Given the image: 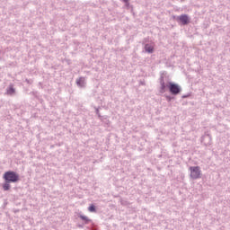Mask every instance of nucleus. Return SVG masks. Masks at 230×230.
Instances as JSON below:
<instances>
[{"label":"nucleus","mask_w":230,"mask_h":230,"mask_svg":"<svg viewBox=\"0 0 230 230\" xmlns=\"http://www.w3.org/2000/svg\"><path fill=\"white\" fill-rule=\"evenodd\" d=\"M3 179L5 182H19V174L13 171H8L4 173Z\"/></svg>","instance_id":"1"},{"label":"nucleus","mask_w":230,"mask_h":230,"mask_svg":"<svg viewBox=\"0 0 230 230\" xmlns=\"http://www.w3.org/2000/svg\"><path fill=\"white\" fill-rule=\"evenodd\" d=\"M190 172V179H192L193 181H197V179H200V175H202V171H200V167L199 166H190L189 168Z\"/></svg>","instance_id":"2"},{"label":"nucleus","mask_w":230,"mask_h":230,"mask_svg":"<svg viewBox=\"0 0 230 230\" xmlns=\"http://www.w3.org/2000/svg\"><path fill=\"white\" fill-rule=\"evenodd\" d=\"M170 84H172V82H168L166 77H164V75H162L160 77V93H161V94H164V93H166V89L170 88Z\"/></svg>","instance_id":"3"},{"label":"nucleus","mask_w":230,"mask_h":230,"mask_svg":"<svg viewBox=\"0 0 230 230\" xmlns=\"http://www.w3.org/2000/svg\"><path fill=\"white\" fill-rule=\"evenodd\" d=\"M181 91H182V88L181 85L174 84V83H169V92L173 96H177V94L181 93Z\"/></svg>","instance_id":"4"},{"label":"nucleus","mask_w":230,"mask_h":230,"mask_svg":"<svg viewBox=\"0 0 230 230\" xmlns=\"http://www.w3.org/2000/svg\"><path fill=\"white\" fill-rule=\"evenodd\" d=\"M178 21L183 24V26H186V24L190 23V17H188V14H181L178 16Z\"/></svg>","instance_id":"5"},{"label":"nucleus","mask_w":230,"mask_h":230,"mask_svg":"<svg viewBox=\"0 0 230 230\" xmlns=\"http://www.w3.org/2000/svg\"><path fill=\"white\" fill-rule=\"evenodd\" d=\"M76 84L78 87H85V77L76 79Z\"/></svg>","instance_id":"6"},{"label":"nucleus","mask_w":230,"mask_h":230,"mask_svg":"<svg viewBox=\"0 0 230 230\" xmlns=\"http://www.w3.org/2000/svg\"><path fill=\"white\" fill-rule=\"evenodd\" d=\"M145 51L146 53H154V45L147 43L145 45Z\"/></svg>","instance_id":"7"},{"label":"nucleus","mask_w":230,"mask_h":230,"mask_svg":"<svg viewBox=\"0 0 230 230\" xmlns=\"http://www.w3.org/2000/svg\"><path fill=\"white\" fill-rule=\"evenodd\" d=\"M12 182L5 181L4 184H3V190L4 191H8L12 186L10 185Z\"/></svg>","instance_id":"8"},{"label":"nucleus","mask_w":230,"mask_h":230,"mask_svg":"<svg viewBox=\"0 0 230 230\" xmlns=\"http://www.w3.org/2000/svg\"><path fill=\"white\" fill-rule=\"evenodd\" d=\"M7 94H15V88L13 86H10L8 89H7Z\"/></svg>","instance_id":"9"},{"label":"nucleus","mask_w":230,"mask_h":230,"mask_svg":"<svg viewBox=\"0 0 230 230\" xmlns=\"http://www.w3.org/2000/svg\"><path fill=\"white\" fill-rule=\"evenodd\" d=\"M124 3L126 8H130V0H120Z\"/></svg>","instance_id":"10"},{"label":"nucleus","mask_w":230,"mask_h":230,"mask_svg":"<svg viewBox=\"0 0 230 230\" xmlns=\"http://www.w3.org/2000/svg\"><path fill=\"white\" fill-rule=\"evenodd\" d=\"M88 211H90V213H94V211H96V207H94V205H91L88 208Z\"/></svg>","instance_id":"11"},{"label":"nucleus","mask_w":230,"mask_h":230,"mask_svg":"<svg viewBox=\"0 0 230 230\" xmlns=\"http://www.w3.org/2000/svg\"><path fill=\"white\" fill-rule=\"evenodd\" d=\"M205 139H208V145H211V137L209 135H207L203 137V141Z\"/></svg>","instance_id":"12"},{"label":"nucleus","mask_w":230,"mask_h":230,"mask_svg":"<svg viewBox=\"0 0 230 230\" xmlns=\"http://www.w3.org/2000/svg\"><path fill=\"white\" fill-rule=\"evenodd\" d=\"M80 218L84 220V222H89V217H87L86 216H80Z\"/></svg>","instance_id":"13"},{"label":"nucleus","mask_w":230,"mask_h":230,"mask_svg":"<svg viewBox=\"0 0 230 230\" xmlns=\"http://www.w3.org/2000/svg\"><path fill=\"white\" fill-rule=\"evenodd\" d=\"M165 98H166L167 102H172V100H173V97H172L170 95H165Z\"/></svg>","instance_id":"14"},{"label":"nucleus","mask_w":230,"mask_h":230,"mask_svg":"<svg viewBox=\"0 0 230 230\" xmlns=\"http://www.w3.org/2000/svg\"><path fill=\"white\" fill-rule=\"evenodd\" d=\"M95 112L99 118H102V115L100 114V110H98V108H95Z\"/></svg>","instance_id":"15"},{"label":"nucleus","mask_w":230,"mask_h":230,"mask_svg":"<svg viewBox=\"0 0 230 230\" xmlns=\"http://www.w3.org/2000/svg\"><path fill=\"white\" fill-rule=\"evenodd\" d=\"M182 98H188V95H183Z\"/></svg>","instance_id":"16"}]
</instances>
